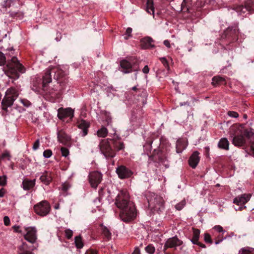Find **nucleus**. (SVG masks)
Segmentation results:
<instances>
[{"mask_svg":"<svg viewBox=\"0 0 254 254\" xmlns=\"http://www.w3.org/2000/svg\"><path fill=\"white\" fill-rule=\"evenodd\" d=\"M149 208L154 213H159L165 207V201L161 196L153 192L147 194Z\"/></svg>","mask_w":254,"mask_h":254,"instance_id":"nucleus-1","label":"nucleus"},{"mask_svg":"<svg viewBox=\"0 0 254 254\" xmlns=\"http://www.w3.org/2000/svg\"><path fill=\"white\" fill-rule=\"evenodd\" d=\"M247 140L249 141L250 145L252 140L254 141V131L253 129H246L240 135L235 136L233 139V143L237 146H242L246 144Z\"/></svg>","mask_w":254,"mask_h":254,"instance_id":"nucleus-2","label":"nucleus"},{"mask_svg":"<svg viewBox=\"0 0 254 254\" xmlns=\"http://www.w3.org/2000/svg\"><path fill=\"white\" fill-rule=\"evenodd\" d=\"M8 68V72L11 73L14 78H18L19 74L18 72L23 73L25 72V68L19 63L17 58L13 57L10 62H8L6 65Z\"/></svg>","mask_w":254,"mask_h":254,"instance_id":"nucleus-3","label":"nucleus"},{"mask_svg":"<svg viewBox=\"0 0 254 254\" xmlns=\"http://www.w3.org/2000/svg\"><path fill=\"white\" fill-rule=\"evenodd\" d=\"M18 95V91L16 88L11 87L8 89L1 102L2 109L7 112V108L12 106Z\"/></svg>","mask_w":254,"mask_h":254,"instance_id":"nucleus-4","label":"nucleus"},{"mask_svg":"<svg viewBox=\"0 0 254 254\" xmlns=\"http://www.w3.org/2000/svg\"><path fill=\"white\" fill-rule=\"evenodd\" d=\"M239 31L237 24L229 26L221 36L222 40H225L226 44L229 45L237 41Z\"/></svg>","mask_w":254,"mask_h":254,"instance_id":"nucleus-5","label":"nucleus"},{"mask_svg":"<svg viewBox=\"0 0 254 254\" xmlns=\"http://www.w3.org/2000/svg\"><path fill=\"white\" fill-rule=\"evenodd\" d=\"M53 72L55 73L54 78L57 80L61 86V92L65 90L68 80L66 73L59 66H52Z\"/></svg>","mask_w":254,"mask_h":254,"instance_id":"nucleus-6","label":"nucleus"},{"mask_svg":"<svg viewBox=\"0 0 254 254\" xmlns=\"http://www.w3.org/2000/svg\"><path fill=\"white\" fill-rule=\"evenodd\" d=\"M130 204H133L129 201V193L127 190H122L118 194L115 204L120 209L128 207Z\"/></svg>","mask_w":254,"mask_h":254,"instance_id":"nucleus-7","label":"nucleus"},{"mask_svg":"<svg viewBox=\"0 0 254 254\" xmlns=\"http://www.w3.org/2000/svg\"><path fill=\"white\" fill-rule=\"evenodd\" d=\"M137 213L133 204H130L128 207L121 209L120 217L125 222L133 220L136 216Z\"/></svg>","mask_w":254,"mask_h":254,"instance_id":"nucleus-8","label":"nucleus"},{"mask_svg":"<svg viewBox=\"0 0 254 254\" xmlns=\"http://www.w3.org/2000/svg\"><path fill=\"white\" fill-rule=\"evenodd\" d=\"M109 139H102L99 145L100 151L106 158H113L116 155V152L112 149L109 143Z\"/></svg>","mask_w":254,"mask_h":254,"instance_id":"nucleus-9","label":"nucleus"},{"mask_svg":"<svg viewBox=\"0 0 254 254\" xmlns=\"http://www.w3.org/2000/svg\"><path fill=\"white\" fill-rule=\"evenodd\" d=\"M171 4L177 12H190L192 0H174Z\"/></svg>","mask_w":254,"mask_h":254,"instance_id":"nucleus-10","label":"nucleus"},{"mask_svg":"<svg viewBox=\"0 0 254 254\" xmlns=\"http://www.w3.org/2000/svg\"><path fill=\"white\" fill-rule=\"evenodd\" d=\"M33 208L37 215L44 217L50 213L51 206L48 201L44 200L34 205Z\"/></svg>","mask_w":254,"mask_h":254,"instance_id":"nucleus-11","label":"nucleus"},{"mask_svg":"<svg viewBox=\"0 0 254 254\" xmlns=\"http://www.w3.org/2000/svg\"><path fill=\"white\" fill-rule=\"evenodd\" d=\"M251 194L250 193H244L241 195L236 197L233 201V202L239 206H240L236 210L242 211L246 208L245 205L250 199Z\"/></svg>","mask_w":254,"mask_h":254,"instance_id":"nucleus-12","label":"nucleus"},{"mask_svg":"<svg viewBox=\"0 0 254 254\" xmlns=\"http://www.w3.org/2000/svg\"><path fill=\"white\" fill-rule=\"evenodd\" d=\"M43 91L42 94L45 97V98L53 101L55 99L59 98L61 96V93L57 90L54 88H51L48 86L45 87V89L42 87Z\"/></svg>","mask_w":254,"mask_h":254,"instance_id":"nucleus-13","label":"nucleus"},{"mask_svg":"<svg viewBox=\"0 0 254 254\" xmlns=\"http://www.w3.org/2000/svg\"><path fill=\"white\" fill-rule=\"evenodd\" d=\"M26 233L24 235L25 240L31 244H34L37 239V230L34 227L25 228Z\"/></svg>","mask_w":254,"mask_h":254,"instance_id":"nucleus-14","label":"nucleus"},{"mask_svg":"<svg viewBox=\"0 0 254 254\" xmlns=\"http://www.w3.org/2000/svg\"><path fill=\"white\" fill-rule=\"evenodd\" d=\"M236 11L240 14L246 11L254 12V0H246L245 5H240L235 8Z\"/></svg>","mask_w":254,"mask_h":254,"instance_id":"nucleus-15","label":"nucleus"},{"mask_svg":"<svg viewBox=\"0 0 254 254\" xmlns=\"http://www.w3.org/2000/svg\"><path fill=\"white\" fill-rule=\"evenodd\" d=\"M116 172L121 179L129 178L133 175V172L124 165L119 166L116 168Z\"/></svg>","mask_w":254,"mask_h":254,"instance_id":"nucleus-16","label":"nucleus"},{"mask_svg":"<svg viewBox=\"0 0 254 254\" xmlns=\"http://www.w3.org/2000/svg\"><path fill=\"white\" fill-rule=\"evenodd\" d=\"M102 174L98 171L91 172L89 175V181L92 188H96L101 182Z\"/></svg>","mask_w":254,"mask_h":254,"instance_id":"nucleus-17","label":"nucleus"},{"mask_svg":"<svg viewBox=\"0 0 254 254\" xmlns=\"http://www.w3.org/2000/svg\"><path fill=\"white\" fill-rule=\"evenodd\" d=\"M74 116V110L71 108H60L58 110V117L60 120L69 118L72 119Z\"/></svg>","mask_w":254,"mask_h":254,"instance_id":"nucleus-18","label":"nucleus"},{"mask_svg":"<svg viewBox=\"0 0 254 254\" xmlns=\"http://www.w3.org/2000/svg\"><path fill=\"white\" fill-rule=\"evenodd\" d=\"M77 126L81 130L80 134L82 137L87 135L88 129L90 127V124L88 121L83 119L78 120L77 122Z\"/></svg>","mask_w":254,"mask_h":254,"instance_id":"nucleus-19","label":"nucleus"},{"mask_svg":"<svg viewBox=\"0 0 254 254\" xmlns=\"http://www.w3.org/2000/svg\"><path fill=\"white\" fill-rule=\"evenodd\" d=\"M182 241L178 239L177 237H173L168 239L165 243L164 250H166L168 248H176L178 246L182 245Z\"/></svg>","mask_w":254,"mask_h":254,"instance_id":"nucleus-20","label":"nucleus"},{"mask_svg":"<svg viewBox=\"0 0 254 254\" xmlns=\"http://www.w3.org/2000/svg\"><path fill=\"white\" fill-rule=\"evenodd\" d=\"M52 73H53L52 66H49L45 70L42 77V87L44 89H45V87L52 82Z\"/></svg>","mask_w":254,"mask_h":254,"instance_id":"nucleus-21","label":"nucleus"},{"mask_svg":"<svg viewBox=\"0 0 254 254\" xmlns=\"http://www.w3.org/2000/svg\"><path fill=\"white\" fill-rule=\"evenodd\" d=\"M121 71L124 73H128L133 71L137 70V69L134 68L133 64L127 60H123L120 62Z\"/></svg>","mask_w":254,"mask_h":254,"instance_id":"nucleus-22","label":"nucleus"},{"mask_svg":"<svg viewBox=\"0 0 254 254\" xmlns=\"http://www.w3.org/2000/svg\"><path fill=\"white\" fill-rule=\"evenodd\" d=\"M200 233V231L199 229L192 228V237L190 241L193 244L196 245L202 248H206L204 244L199 242Z\"/></svg>","mask_w":254,"mask_h":254,"instance_id":"nucleus-23","label":"nucleus"},{"mask_svg":"<svg viewBox=\"0 0 254 254\" xmlns=\"http://www.w3.org/2000/svg\"><path fill=\"white\" fill-rule=\"evenodd\" d=\"M34 249V246H29L27 243L23 242L18 247L17 254H34L33 253Z\"/></svg>","mask_w":254,"mask_h":254,"instance_id":"nucleus-24","label":"nucleus"},{"mask_svg":"<svg viewBox=\"0 0 254 254\" xmlns=\"http://www.w3.org/2000/svg\"><path fill=\"white\" fill-rule=\"evenodd\" d=\"M40 77H35L33 79L32 83L31 89L37 93L41 94L43 91L42 82H41Z\"/></svg>","mask_w":254,"mask_h":254,"instance_id":"nucleus-25","label":"nucleus"},{"mask_svg":"<svg viewBox=\"0 0 254 254\" xmlns=\"http://www.w3.org/2000/svg\"><path fill=\"white\" fill-rule=\"evenodd\" d=\"M199 153L197 151H194L191 155L190 156L189 160V163L190 166L192 168H195L198 164L200 157L199 156Z\"/></svg>","mask_w":254,"mask_h":254,"instance_id":"nucleus-26","label":"nucleus"},{"mask_svg":"<svg viewBox=\"0 0 254 254\" xmlns=\"http://www.w3.org/2000/svg\"><path fill=\"white\" fill-rule=\"evenodd\" d=\"M153 39L149 37L142 38L140 40V46L143 49H151L154 47V44L152 43Z\"/></svg>","mask_w":254,"mask_h":254,"instance_id":"nucleus-27","label":"nucleus"},{"mask_svg":"<svg viewBox=\"0 0 254 254\" xmlns=\"http://www.w3.org/2000/svg\"><path fill=\"white\" fill-rule=\"evenodd\" d=\"M227 83L225 77L220 75L214 76L212 79V84L215 87L219 86L222 85H226Z\"/></svg>","mask_w":254,"mask_h":254,"instance_id":"nucleus-28","label":"nucleus"},{"mask_svg":"<svg viewBox=\"0 0 254 254\" xmlns=\"http://www.w3.org/2000/svg\"><path fill=\"white\" fill-rule=\"evenodd\" d=\"M52 174L51 172L45 171L40 178V180L45 185H49L52 181Z\"/></svg>","mask_w":254,"mask_h":254,"instance_id":"nucleus-29","label":"nucleus"},{"mask_svg":"<svg viewBox=\"0 0 254 254\" xmlns=\"http://www.w3.org/2000/svg\"><path fill=\"white\" fill-rule=\"evenodd\" d=\"M188 145L187 141L185 139H179L177 141L176 148L178 153H181L185 149Z\"/></svg>","mask_w":254,"mask_h":254,"instance_id":"nucleus-30","label":"nucleus"},{"mask_svg":"<svg viewBox=\"0 0 254 254\" xmlns=\"http://www.w3.org/2000/svg\"><path fill=\"white\" fill-rule=\"evenodd\" d=\"M35 185V179L30 180L29 179H24L22 182V188L25 190H29L32 189Z\"/></svg>","mask_w":254,"mask_h":254,"instance_id":"nucleus-31","label":"nucleus"},{"mask_svg":"<svg viewBox=\"0 0 254 254\" xmlns=\"http://www.w3.org/2000/svg\"><path fill=\"white\" fill-rule=\"evenodd\" d=\"M112 141V144L115 152L123 150L125 148V145L123 142L116 139H110Z\"/></svg>","mask_w":254,"mask_h":254,"instance_id":"nucleus-32","label":"nucleus"},{"mask_svg":"<svg viewBox=\"0 0 254 254\" xmlns=\"http://www.w3.org/2000/svg\"><path fill=\"white\" fill-rule=\"evenodd\" d=\"M229 142L226 138H221L218 144L219 148L228 150H229Z\"/></svg>","mask_w":254,"mask_h":254,"instance_id":"nucleus-33","label":"nucleus"},{"mask_svg":"<svg viewBox=\"0 0 254 254\" xmlns=\"http://www.w3.org/2000/svg\"><path fill=\"white\" fill-rule=\"evenodd\" d=\"M146 11L149 14L154 16V7L152 0H148L146 4Z\"/></svg>","mask_w":254,"mask_h":254,"instance_id":"nucleus-34","label":"nucleus"},{"mask_svg":"<svg viewBox=\"0 0 254 254\" xmlns=\"http://www.w3.org/2000/svg\"><path fill=\"white\" fill-rule=\"evenodd\" d=\"M58 138L59 141L62 143L64 142L69 139L68 135L62 130L58 131Z\"/></svg>","mask_w":254,"mask_h":254,"instance_id":"nucleus-35","label":"nucleus"},{"mask_svg":"<svg viewBox=\"0 0 254 254\" xmlns=\"http://www.w3.org/2000/svg\"><path fill=\"white\" fill-rule=\"evenodd\" d=\"M101 231L102 235L108 240H110L111 238V233L110 230L104 226L103 224H101Z\"/></svg>","mask_w":254,"mask_h":254,"instance_id":"nucleus-36","label":"nucleus"},{"mask_svg":"<svg viewBox=\"0 0 254 254\" xmlns=\"http://www.w3.org/2000/svg\"><path fill=\"white\" fill-rule=\"evenodd\" d=\"M108 133V129L104 126H102L101 128L97 131V135L99 137L104 138L107 136Z\"/></svg>","mask_w":254,"mask_h":254,"instance_id":"nucleus-37","label":"nucleus"},{"mask_svg":"<svg viewBox=\"0 0 254 254\" xmlns=\"http://www.w3.org/2000/svg\"><path fill=\"white\" fill-rule=\"evenodd\" d=\"M239 254H254V248L245 247L239 250Z\"/></svg>","mask_w":254,"mask_h":254,"instance_id":"nucleus-38","label":"nucleus"},{"mask_svg":"<svg viewBox=\"0 0 254 254\" xmlns=\"http://www.w3.org/2000/svg\"><path fill=\"white\" fill-rule=\"evenodd\" d=\"M74 243L77 249H81L83 247V243L80 236H76L75 237Z\"/></svg>","mask_w":254,"mask_h":254,"instance_id":"nucleus-39","label":"nucleus"},{"mask_svg":"<svg viewBox=\"0 0 254 254\" xmlns=\"http://www.w3.org/2000/svg\"><path fill=\"white\" fill-rule=\"evenodd\" d=\"M145 250L148 254H153L155 252V248L152 244H149L145 247Z\"/></svg>","mask_w":254,"mask_h":254,"instance_id":"nucleus-40","label":"nucleus"},{"mask_svg":"<svg viewBox=\"0 0 254 254\" xmlns=\"http://www.w3.org/2000/svg\"><path fill=\"white\" fill-rule=\"evenodd\" d=\"M186 205V201L185 200H182L179 203L175 205V208L178 210H181Z\"/></svg>","mask_w":254,"mask_h":254,"instance_id":"nucleus-41","label":"nucleus"},{"mask_svg":"<svg viewBox=\"0 0 254 254\" xmlns=\"http://www.w3.org/2000/svg\"><path fill=\"white\" fill-rule=\"evenodd\" d=\"M204 241L206 243L211 244L212 243V240L211 238V236L209 234L205 233L204 234Z\"/></svg>","mask_w":254,"mask_h":254,"instance_id":"nucleus-42","label":"nucleus"},{"mask_svg":"<svg viewBox=\"0 0 254 254\" xmlns=\"http://www.w3.org/2000/svg\"><path fill=\"white\" fill-rule=\"evenodd\" d=\"M71 187L70 185L68 182H64L62 184V190L66 192Z\"/></svg>","mask_w":254,"mask_h":254,"instance_id":"nucleus-43","label":"nucleus"},{"mask_svg":"<svg viewBox=\"0 0 254 254\" xmlns=\"http://www.w3.org/2000/svg\"><path fill=\"white\" fill-rule=\"evenodd\" d=\"M64 233L65 236L67 239H70L73 236V231L69 229H65Z\"/></svg>","mask_w":254,"mask_h":254,"instance_id":"nucleus-44","label":"nucleus"},{"mask_svg":"<svg viewBox=\"0 0 254 254\" xmlns=\"http://www.w3.org/2000/svg\"><path fill=\"white\" fill-rule=\"evenodd\" d=\"M6 63V58L4 55L0 52V65L2 66L5 64Z\"/></svg>","mask_w":254,"mask_h":254,"instance_id":"nucleus-45","label":"nucleus"},{"mask_svg":"<svg viewBox=\"0 0 254 254\" xmlns=\"http://www.w3.org/2000/svg\"><path fill=\"white\" fill-rule=\"evenodd\" d=\"M53 153L51 149H47L43 152V156L46 158H49L51 157Z\"/></svg>","mask_w":254,"mask_h":254,"instance_id":"nucleus-46","label":"nucleus"},{"mask_svg":"<svg viewBox=\"0 0 254 254\" xmlns=\"http://www.w3.org/2000/svg\"><path fill=\"white\" fill-rule=\"evenodd\" d=\"M11 158V155L9 152L6 151H4L1 155L0 158L1 159H4L6 158L8 160H10Z\"/></svg>","mask_w":254,"mask_h":254,"instance_id":"nucleus-47","label":"nucleus"},{"mask_svg":"<svg viewBox=\"0 0 254 254\" xmlns=\"http://www.w3.org/2000/svg\"><path fill=\"white\" fill-rule=\"evenodd\" d=\"M131 32H132V28H130V27L127 28L126 31L125 39L127 40L129 37H131L132 36Z\"/></svg>","mask_w":254,"mask_h":254,"instance_id":"nucleus-48","label":"nucleus"},{"mask_svg":"<svg viewBox=\"0 0 254 254\" xmlns=\"http://www.w3.org/2000/svg\"><path fill=\"white\" fill-rule=\"evenodd\" d=\"M160 60L165 67L166 68L167 70H169V65L166 59L165 58H160Z\"/></svg>","mask_w":254,"mask_h":254,"instance_id":"nucleus-49","label":"nucleus"},{"mask_svg":"<svg viewBox=\"0 0 254 254\" xmlns=\"http://www.w3.org/2000/svg\"><path fill=\"white\" fill-rule=\"evenodd\" d=\"M61 151L62 156H63L66 157L69 154V150L66 147H62L61 149Z\"/></svg>","mask_w":254,"mask_h":254,"instance_id":"nucleus-50","label":"nucleus"},{"mask_svg":"<svg viewBox=\"0 0 254 254\" xmlns=\"http://www.w3.org/2000/svg\"><path fill=\"white\" fill-rule=\"evenodd\" d=\"M227 115L232 118H237L239 117V114L237 112L235 111H230L227 113Z\"/></svg>","mask_w":254,"mask_h":254,"instance_id":"nucleus-51","label":"nucleus"},{"mask_svg":"<svg viewBox=\"0 0 254 254\" xmlns=\"http://www.w3.org/2000/svg\"><path fill=\"white\" fill-rule=\"evenodd\" d=\"M213 229L219 233H224L226 232L225 230H224L223 227L220 225H216L213 227Z\"/></svg>","mask_w":254,"mask_h":254,"instance_id":"nucleus-52","label":"nucleus"},{"mask_svg":"<svg viewBox=\"0 0 254 254\" xmlns=\"http://www.w3.org/2000/svg\"><path fill=\"white\" fill-rule=\"evenodd\" d=\"M6 176L5 175L0 176V185L3 186L6 184Z\"/></svg>","mask_w":254,"mask_h":254,"instance_id":"nucleus-53","label":"nucleus"},{"mask_svg":"<svg viewBox=\"0 0 254 254\" xmlns=\"http://www.w3.org/2000/svg\"><path fill=\"white\" fill-rule=\"evenodd\" d=\"M106 191L104 188H101L99 190V199H102L104 196V194L105 193Z\"/></svg>","mask_w":254,"mask_h":254,"instance_id":"nucleus-54","label":"nucleus"},{"mask_svg":"<svg viewBox=\"0 0 254 254\" xmlns=\"http://www.w3.org/2000/svg\"><path fill=\"white\" fill-rule=\"evenodd\" d=\"M39 145H40V141H39V139H38L34 142V143L33 144V146H32V149L34 150H36L39 147Z\"/></svg>","mask_w":254,"mask_h":254,"instance_id":"nucleus-55","label":"nucleus"},{"mask_svg":"<svg viewBox=\"0 0 254 254\" xmlns=\"http://www.w3.org/2000/svg\"><path fill=\"white\" fill-rule=\"evenodd\" d=\"M3 222L5 226H9L10 223L9 218L7 216H4L3 218Z\"/></svg>","mask_w":254,"mask_h":254,"instance_id":"nucleus-56","label":"nucleus"},{"mask_svg":"<svg viewBox=\"0 0 254 254\" xmlns=\"http://www.w3.org/2000/svg\"><path fill=\"white\" fill-rule=\"evenodd\" d=\"M20 101L24 106L29 107L31 105V103L27 100L21 99Z\"/></svg>","mask_w":254,"mask_h":254,"instance_id":"nucleus-57","label":"nucleus"},{"mask_svg":"<svg viewBox=\"0 0 254 254\" xmlns=\"http://www.w3.org/2000/svg\"><path fill=\"white\" fill-rule=\"evenodd\" d=\"M250 153L254 156V141L252 140L251 145L250 146Z\"/></svg>","mask_w":254,"mask_h":254,"instance_id":"nucleus-58","label":"nucleus"},{"mask_svg":"<svg viewBox=\"0 0 254 254\" xmlns=\"http://www.w3.org/2000/svg\"><path fill=\"white\" fill-rule=\"evenodd\" d=\"M85 254H98L97 251L93 250V249H89L87 250Z\"/></svg>","mask_w":254,"mask_h":254,"instance_id":"nucleus-59","label":"nucleus"},{"mask_svg":"<svg viewBox=\"0 0 254 254\" xmlns=\"http://www.w3.org/2000/svg\"><path fill=\"white\" fill-rule=\"evenodd\" d=\"M106 122L107 123V126H110L112 124V118L110 116H108L106 119Z\"/></svg>","mask_w":254,"mask_h":254,"instance_id":"nucleus-60","label":"nucleus"},{"mask_svg":"<svg viewBox=\"0 0 254 254\" xmlns=\"http://www.w3.org/2000/svg\"><path fill=\"white\" fill-rule=\"evenodd\" d=\"M149 71V68L148 65H145L142 69V72L145 74H147Z\"/></svg>","mask_w":254,"mask_h":254,"instance_id":"nucleus-61","label":"nucleus"},{"mask_svg":"<svg viewBox=\"0 0 254 254\" xmlns=\"http://www.w3.org/2000/svg\"><path fill=\"white\" fill-rule=\"evenodd\" d=\"M164 45L166 46L168 48H170L171 47V45L170 43V41L168 40H165L163 42Z\"/></svg>","mask_w":254,"mask_h":254,"instance_id":"nucleus-62","label":"nucleus"},{"mask_svg":"<svg viewBox=\"0 0 254 254\" xmlns=\"http://www.w3.org/2000/svg\"><path fill=\"white\" fill-rule=\"evenodd\" d=\"M5 192L6 191L4 189L1 188V189H0V197H3Z\"/></svg>","mask_w":254,"mask_h":254,"instance_id":"nucleus-63","label":"nucleus"},{"mask_svg":"<svg viewBox=\"0 0 254 254\" xmlns=\"http://www.w3.org/2000/svg\"><path fill=\"white\" fill-rule=\"evenodd\" d=\"M132 254H140V251L139 248L136 247Z\"/></svg>","mask_w":254,"mask_h":254,"instance_id":"nucleus-64","label":"nucleus"}]
</instances>
